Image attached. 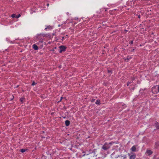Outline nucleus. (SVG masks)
Here are the masks:
<instances>
[{
    "label": "nucleus",
    "instance_id": "1",
    "mask_svg": "<svg viewBox=\"0 0 159 159\" xmlns=\"http://www.w3.org/2000/svg\"><path fill=\"white\" fill-rule=\"evenodd\" d=\"M113 143L110 142L109 143H105L102 147V149L106 151L110 148L111 145H112Z\"/></svg>",
    "mask_w": 159,
    "mask_h": 159
},
{
    "label": "nucleus",
    "instance_id": "2",
    "mask_svg": "<svg viewBox=\"0 0 159 159\" xmlns=\"http://www.w3.org/2000/svg\"><path fill=\"white\" fill-rule=\"evenodd\" d=\"M152 92L154 93H157L159 92V85H156L152 88Z\"/></svg>",
    "mask_w": 159,
    "mask_h": 159
},
{
    "label": "nucleus",
    "instance_id": "3",
    "mask_svg": "<svg viewBox=\"0 0 159 159\" xmlns=\"http://www.w3.org/2000/svg\"><path fill=\"white\" fill-rule=\"evenodd\" d=\"M59 47L60 49L59 50V52L60 53H61L63 52H65L66 48V47L64 45H61Z\"/></svg>",
    "mask_w": 159,
    "mask_h": 159
},
{
    "label": "nucleus",
    "instance_id": "4",
    "mask_svg": "<svg viewBox=\"0 0 159 159\" xmlns=\"http://www.w3.org/2000/svg\"><path fill=\"white\" fill-rule=\"evenodd\" d=\"M40 36H41V34H39L37 36L36 38L38 39V40H39V42L41 43H43V39L40 37Z\"/></svg>",
    "mask_w": 159,
    "mask_h": 159
},
{
    "label": "nucleus",
    "instance_id": "5",
    "mask_svg": "<svg viewBox=\"0 0 159 159\" xmlns=\"http://www.w3.org/2000/svg\"><path fill=\"white\" fill-rule=\"evenodd\" d=\"M146 153H147L148 155H150L152 153V152L151 150H147L146 151Z\"/></svg>",
    "mask_w": 159,
    "mask_h": 159
},
{
    "label": "nucleus",
    "instance_id": "6",
    "mask_svg": "<svg viewBox=\"0 0 159 159\" xmlns=\"http://www.w3.org/2000/svg\"><path fill=\"white\" fill-rule=\"evenodd\" d=\"M155 125L157 129H159V123L157 121H156L155 123Z\"/></svg>",
    "mask_w": 159,
    "mask_h": 159
},
{
    "label": "nucleus",
    "instance_id": "7",
    "mask_svg": "<svg viewBox=\"0 0 159 159\" xmlns=\"http://www.w3.org/2000/svg\"><path fill=\"white\" fill-rule=\"evenodd\" d=\"M33 48L35 50H37L39 49L38 47L35 44L33 45Z\"/></svg>",
    "mask_w": 159,
    "mask_h": 159
},
{
    "label": "nucleus",
    "instance_id": "8",
    "mask_svg": "<svg viewBox=\"0 0 159 159\" xmlns=\"http://www.w3.org/2000/svg\"><path fill=\"white\" fill-rule=\"evenodd\" d=\"M131 150L132 152H135L136 151V148L135 145L133 146L131 148Z\"/></svg>",
    "mask_w": 159,
    "mask_h": 159
},
{
    "label": "nucleus",
    "instance_id": "9",
    "mask_svg": "<svg viewBox=\"0 0 159 159\" xmlns=\"http://www.w3.org/2000/svg\"><path fill=\"white\" fill-rule=\"evenodd\" d=\"M70 123V122L69 120H66L65 121V124L66 126H69Z\"/></svg>",
    "mask_w": 159,
    "mask_h": 159
},
{
    "label": "nucleus",
    "instance_id": "10",
    "mask_svg": "<svg viewBox=\"0 0 159 159\" xmlns=\"http://www.w3.org/2000/svg\"><path fill=\"white\" fill-rule=\"evenodd\" d=\"M136 157V155L135 154H134L130 156V159H134Z\"/></svg>",
    "mask_w": 159,
    "mask_h": 159
},
{
    "label": "nucleus",
    "instance_id": "11",
    "mask_svg": "<svg viewBox=\"0 0 159 159\" xmlns=\"http://www.w3.org/2000/svg\"><path fill=\"white\" fill-rule=\"evenodd\" d=\"M131 58V57L130 56H128L127 58L125 59V61L128 62V61Z\"/></svg>",
    "mask_w": 159,
    "mask_h": 159
},
{
    "label": "nucleus",
    "instance_id": "12",
    "mask_svg": "<svg viewBox=\"0 0 159 159\" xmlns=\"http://www.w3.org/2000/svg\"><path fill=\"white\" fill-rule=\"evenodd\" d=\"M25 99V98H24V97H22L21 98H20V101L22 103H23L24 102V100Z\"/></svg>",
    "mask_w": 159,
    "mask_h": 159
},
{
    "label": "nucleus",
    "instance_id": "13",
    "mask_svg": "<svg viewBox=\"0 0 159 159\" xmlns=\"http://www.w3.org/2000/svg\"><path fill=\"white\" fill-rule=\"evenodd\" d=\"M27 149H25L23 148L21 149L20 150V151L22 153L24 152L27 151Z\"/></svg>",
    "mask_w": 159,
    "mask_h": 159
},
{
    "label": "nucleus",
    "instance_id": "14",
    "mask_svg": "<svg viewBox=\"0 0 159 159\" xmlns=\"http://www.w3.org/2000/svg\"><path fill=\"white\" fill-rule=\"evenodd\" d=\"M95 103L96 104H97V105H100V100L99 99H98L97 100V101H96V102H95Z\"/></svg>",
    "mask_w": 159,
    "mask_h": 159
},
{
    "label": "nucleus",
    "instance_id": "15",
    "mask_svg": "<svg viewBox=\"0 0 159 159\" xmlns=\"http://www.w3.org/2000/svg\"><path fill=\"white\" fill-rule=\"evenodd\" d=\"M52 29L51 27L50 26H47L46 28H45V29L46 30H47V29Z\"/></svg>",
    "mask_w": 159,
    "mask_h": 159
},
{
    "label": "nucleus",
    "instance_id": "16",
    "mask_svg": "<svg viewBox=\"0 0 159 159\" xmlns=\"http://www.w3.org/2000/svg\"><path fill=\"white\" fill-rule=\"evenodd\" d=\"M21 16V15L20 14H18L17 15H16V18H19Z\"/></svg>",
    "mask_w": 159,
    "mask_h": 159
},
{
    "label": "nucleus",
    "instance_id": "17",
    "mask_svg": "<svg viewBox=\"0 0 159 159\" xmlns=\"http://www.w3.org/2000/svg\"><path fill=\"white\" fill-rule=\"evenodd\" d=\"M11 17L12 18L16 17V15L15 14H13L11 15Z\"/></svg>",
    "mask_w": 159,
    "mask_h": 159
},
{
    "label": "nucleus",
    "instance_id": "18",
    "mask_svg": "<svg viewBox=\"0 0 159 159\" xmlns=\"http://www.w3.org/2000/svg\"><path fill=\"white\" fill-rule=\"evenodd\" d=\"M41 34V36H43V37H44L45 36H47V34Z\"/></svg>",
    "mask_w": 159,
    "mask_h": 159
},
{
    "label": "nucleus",
    "instance_id": "19",
    "mask_svg": "<svg viewBox=\"0 0 159 159\" xmlns=\"http://www.w3.org/2000/svg\"><path fill=\"white\" fill-rule=\"evenodd\" d=\"M37 83H35L34 81H33L32 83L31 84V85L32 86H34Z\"/></svg>",
    "mask_w": 159,
    "mask_h": 159
},
{
    "label": "nucleus",
    "instance_id": "20",
    "mask_svg": "<svg viewBox=\"0 0 159 159\" xmlns=\"http://www.w3.org/2000/svg\"><path fill=\"white\" fill-rule=\"evenodd\" d=\"M131 83H132L131 82H129V81L127 83V86H128L129 85V84H130Z\"/></svg>",
    "mask_w": 159,
    "mask_h": 159
},
{
    "label": "nucleus",
    "instance_id": "21",
    "mask_svg": "<svg viewBox=\"0 0 159 159\" xmlns=\"http://www.w3.org/2000/svg\"><path fill=\"white\" fill-rule=\"evenodd\" d=\"M135 78H134V77H131V80H132V81H133V80H135Z\"/></svg>",
    "mask_w": 159,
    "mask_h": 159
},
{
    "label": "nucleus",
    "instance_id": "22",
    "mask_svg": "<svg viewBox=\"0 0 159 159\" xmlns=\"http://www.w3.org/2000/svg\"><path fill=\"white\" fill-rule=\"evenodd\" d=\"M111 72H112V71L111 70H108V73H111Z\"/></svg>",
    "mask_w": 159,
    "mask_h": 159
},
{
    "label": "nucleus",
    "instance_id": "23",
    "mask_svg": "<svg viewBox=\"0 0 159 159\" xmlns=\"http://www.w3.org/2000/svg\"><path fill=\"white\" fill-rule=\"evenodd\" d=\"M95 100V99H92L91 101V102H93Z\"/></svg>",
    "mask_w": 159,
    "mask_h": 159
},
{
    "label": "nucleus",
    "instance_id": "24",
    "mask_svg": "<svg viewBox=\"0 0 159 159\" xmlns=\"http://www.w3.org/2000/svg\"><path fill=\"white\" fill-rule=\"evenodd\" d=\"M133 43V40H131L130 42V43L131 44H132Z\"/></svg>",
    "mask_w": 159,
    "mask_h": 159
},
{
    "label": "nucleus",
    "instance_id": "25",
    "mask_svg": "<svg viewBox=\"0 0 159 159\" xmlns=\"http://www.w3.org/2000/svg\"><path fill=\"white\" fill-rule=\"evenodd\" d=\"M138 18H139V19H140V16H140V15H138Z\"/></svg>",
    "mask_w": 159,
    "mask_h": 159
},
{
    "label": "nucleus",
    "instance_id": "26",
    "mask_svg": "<svg viewBox=\"0 0 159 159\" xmlns=\"http://www.w3.org/2000/svg\"><path fill=\"white\" fill-rule=\"evenodd\" d=\"M63 98L62 97H61V100H60V101H61L62 100V99Z\"/></svg>",
    "mask_w": 159,
    "mask_h": 159
},
{
    "label": "nucleus",
    "instance_id": "27",
    "mask_svg": "<svg viewBox=\"0 0 159 159\" xmlns=\"http://www.w3.org/2000/svg\"><path fill=\"white\" fill-rule=\"evenodd\" d=\"M134 49H133L131 51V52H134Z\"/></svg>",
    "mask_w": 159,
    "mask_h": 159
},
{
    "label": "nucleus",
    "instance_id": "28",
    "mask_svg": "<svg viewBox=\"0 0 159 159\" xmlns=\"http://www.w3.org/2000/svg\"><path fill=\"white\" fill-rule=\"evenodd\" d=\"M64 37H62V40H63V39H64Z\"/></svg>",
    "mask_w": 159,
    "mask_h": 159
},
{
    "label": "nucleus",
    "instance_id": "29",
    "mask_svg": "<svg viewBox=\"0 0 159 159\" xmlns=\"http://www.w3.org/2000/svg\"><path fill=\"white\" fill-rule=\"evenodd\" d=\"M49 3H48V4H47V6H49Z\"/></svg>",
    "mask_w": 159,
    "mask_h": 159
},
{
    "label": "nucleus",
    "instance_id": "30",
    "mask_svg": "<svg viewBox=\"0 0 159 159\" xmlns=\"http://www.w3.org/2000/svg\"><path fill=\"white\" fill-rule=\"evenodd\" d=\"M125 33H126L128 31L127 30H125Z\"/></svg>",
    "mask_w": 159,
    "mask_h": 159
},
{
    "label": "nucleus",
    "instance_id": "31",
    "mask_svg": "<svg viewBox=\"0 0 159 159\" xmlns=\"http://www.w3.org/2000/svg\"><path fill=\"white\" fill-rule=\"evenodd\" d=\"M62 117H63L64 118H66V117L65 116V117L62 116Z\"/></svg>",
    "mask_w": 159,
    "mask_h": 159
},
{
    "label": "nucleus",
    "instance_id": "32",
    "mask_svg": "<svg viewBox=\"0 0 159 159\" xmlns=\"http://www.w3.org/2000/svg\"><path fill=\"white\" fill-rule=\"evenodd\" d=\"M116 32V31H114V32Z\"/></svg>",
    "mask_w": 159,
    "mask_h": 159
}]
</instances>
